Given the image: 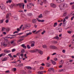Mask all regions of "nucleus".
<instances>
[{"instance_id": "obj_1", "label": "nucleus", "mask_w": 74, "mask_h": 74, "mask_svg": "<svg viewBox=\"0 0 74 74\" xmlns=\"http://www.w3.org/2000/svg\"><path fill=\"white\" fill-rule=\"evenodd\" d=\"M22 5H23V3H18V4H14L12 5V7H14V6H15V7H17V6H18L19 5V7L21 8V7H22Z\"/></svg>"}, {"instance_id": "obj_2", "label": "nucleus", "mask_w": 74, "mask_h": 74, "mask_svg": "<svg viewBox=\"0 0 74 74\" xmlns=\"http://www.w3.org/2000/svg\"><path fill=\"white\" fill-rule=\"evenodd\" d=\"M0 8H1V10H2L3 11H5V6L3 4L1 5Z\"/></svg>"}, {"instance_id": "obj_3", "label": "nucleus", "mask_w": 74, "mask_h": 74, "mask_svg": "<svg viewBox=\"0 0 74 74\" xmlns=\"http://www.w3.org/2000/svg\"><path fill=\"white\" fill-rule=\"evenodd\" d=\"M50 49H57V47L55 46L51 45L49 46Z\"/></svg>"}, {"instance_id": "obj_4", "label": "nucleus", "mask_w": 74, "mask_h": 74, "mask_svg": "<svg viewBox=\"0 0 74 74\" xmlns=\"http://www.w3.org/2000/svg\"><path fill=\"white\" fill-rule=\"evenodd\" d=\"M51 6L53 8H56V5L54 3H51Z\"/></svg>"}, {"instance_id": "obj_5", "label": "nucleus", "mask_w": 74, "mask_h": 74, "mask_svg": "<svg viewBox=\"0 0 74 74\" xmlns=\"http://www.w3.org/2000/svg\"><path fill=\"white\" fill-rule=\"evenodd\" d=\"M32 3H30L29 4L27 5V8L29 9L32 7Z\"/></svg>"}, {"instance_id": "obj_6", "label": "nucleus", "mask_w": 74, "mask_h": 74, "mask_svg": "<svg viewBox=\"0 0 74 74\" xmlns=\"http://www.w3.org/2000/svg\"><path fill=\"white\" fill-rule=\"evenodd\" d=\"M7 38H10V39H12V38H14V37H8V36H7L6 37H5V40H8V39H7Z\"/></svg>"}, {"instance_id": "obj_7", "label": "nucleus", "mask_w": 74, "mask_h": 74, "mask_svg": "<svg viewBox=\"0 0 74 74\" xmlns=\"http://www.w3.org/2000/svg\"><path fill=\"white\" fill-rule=\"evenodd\" d=\"M37 22V20L36 19H33L32 21V23H36Z\"/></svg>"}, {"instance_id": "obj_8", "label": "nucleus", "mask_w": 74, "mask_h": 74, "mask_svg": "<svg viewBox=\"0 0 74 74\" xmlns=\"http://www.w3.org/2000/svg\"><path fill=\"white\" fill-rule=\"evenodd\" d=\"M45 64L47 66V67H50V66H51V64L48 63H46Z\"/></svg>"}, {"instance_id": "obj_9", "label": "nucleus", "mask_w": 74, "mask_h": 74, "mask_svg": "<svg viewBox=\"0 0 74 74\" xmlns=\"http://www.w3.org/2000/svg\"><path fill=\"white\" fill-rule=\"evenodd\" d=\"M21 74H26V72L24 70H21Z\"/></svg>"}, {"instance_id": "obj_10", "label": "nucleus", "mask_w": 74, "mask_h": 74, "mask_svg": "<svg viewBox=\"0 0 74 74\" xmlns=\"http://www.w3.org/2000/svg\"><path fill=\"white\" fill-rule=\"evenodd\" d=\"M51 62L53 65H55V64H56V62L53 61L52 60H51Z\"/></svg>"}, {"instance_id": "obj_11", "label": "nucleus", "mask_w": 74, "mask_h": 74, "mask_svg": "<svg viewBox=\"0 0 74 74\" xmlns=\"http://www.w3.org/2000/svg\"><path fill=\"white\" fill-rule=\"evenodd\" d=\"M23 54L22 53L21 54V55L19 56L20 59H21L23 58Z\"/></svg>"}, {"instance_id": "obj_12", "label": "nucleus", "mask_w": 74, "mask_h": 74, "mask_svg": "<svg viewBox=\"0 0 74 74\" xmlns=\"http://www.w3.org/2000/svg\"><path fill=\"white\" fill-rule=\"evenodd\" d=\"M21 46L22 47H23V48H24L25 49H26V46H25V44H22L21 45Z\"/></svg>"}, {"instance_id": "obj_13", "label": "nucleus", "mask_w": 74, "mask_h": 74, "mask_svg": "<svg viewBox=\"0 0 74 74\" xmlns=\"http://www.w3.org/2000/svg\"><path fill=\"white\" fill-rule=\"evenodd\" d=\"M23 66V64H18L17 65V67H22Z\"/></svg>"}, {"instance_id": "obj_14", "label": "nucleus", "mask_w": 74, "mask_h": 74, "mask_svg": "<svg viewBox=\"0 0 74 74\" xmlns=\"http://www.w3.org/2000/svg\"><path fill=\"white\" fill-rule=\"evenodd\" d=\"M38 52L40 54V55H42V53H43L42 51L40 50H39V51H38Z\"/></svg>"}, {"instance_id": "obj_15", "label": "nucleus", "mask_w": 74, "mask_h": 74, "mask_svg": "<svg viewBox=\"0 0 74 74\" xmlns=\"http://www.w3.org/2000/svg\"><path fill=\"white\" fill-rule=\"evenodd\" d=\"M44 73V72L43 71H39L38 72V74H42Z\"/></svg>"}, {"instance_id": "obj_16", "label": "nucleus", "mask_w": 74, "mask_h": 74, "mask_svg": "<svg viewBox=\"0 0 74 74\" xmlns=\"http://www.w3.org/2000/svg\"><path fill=\"white\" fill-rule=\"evenodd\" d=\"M51 70H52V71H53V70H54V69H53V68H49L48 69L49 71H51Z\"/></svg>"}, {"instance_id": "obj_17", "label": "nucleus", "mask_w": 74, "mask_h": 74, "mask_svg": "<svg viewBox=\"0 0 74 74\" xmlns=\"http://www.w3.org/2000/svg\"><path fill=\"white\" fill-rule=\"evenodd\" d=\"M25 67L27 69H28V70L32 69V67L30 66H26Z\"/></svg>"}, {"instance_id": "obj_18", "label": "nucleus", "mask_w": 74, "mask_h": 74, "mask_svg": "<svg viewBox=\"0 0 74 74\" xmlns=\"http://www.w3.org/2000/svg\"><path fill=\"white\" fill-rule=\"evenodd\" d=\"M42 14H40V15H39L38 16V18H43V16H42Z\"/></svg>"}, {"instance_id": "obj_19", "label": "nucleus", "mask_w": 74, "mask_h": 74, "mask_svg": "<svg viewBox=\"0 0 74 74\" xmlns=\"http://www.w3.org/2000/svg\"><path fill=\"white\" fill-rule=\"evenodd\" d=\"M8 59V58L7 57H6L5 58H4L2 60V62H3L4 61H6V60H7Z\"/></svg>"}, {"instance_id": "obj_20", "label": "nucleus", "mask_w": 74, "mask_h": 74, "mask_svg": "<svg viewBox=\"0 0 74 74\" xmlns=\"http://www.w3.org/2000/svg\"><path fill=\"white\" fill-rule=\"evenodd\" d=\"M64 61H63L61 60V61L60 62H59V64H63V63H64Z\"/></svg>"}, {"instance_id": "obj_21", "label": "nucleus", "mask_w": 74, "mask_h": 74, "mask_svg": "<svg viewBox=\"0 0 74 74\" xmlns=\"http://www.w3.org/2000/svg\"><path fill=\"white\" fill-rule=\"evenodd\" d=\"M66 71V70L64 69H62L60 70H59V72H62V71Z\"/></svg>"}, {"instance_id": "obj_22", "label": "nucleus", "mask_w": 74, "mask_h": 74, "mask_svg": "<svg viewBox=\"0 0 74 74\" xmlns=\"http://www.w3.org/2000/svg\"><path fill=\"white\" fill-rule=\"evenodd\" d=\"M52 43H53V44H57L58 42L56 41L53 40L52 41Z\"/></svg>"}, {"instance_id": "obj_23", "label": "nucleus", "mask_w": 74, "mask_h": 74, "mask_svg": "<svg viewBox=\"0 0 74 74\" xmlns=\"http://www.w3.org/2000/svg\"><path fill=\"white\" fill-rule=\"evenodd\" d=\"M67 14V12H64L63 14V16H66Z\"/></svg>"}, {"instance_id": "obj_24", "label": "nucleus", "mask_w": 74, "mask_h": 74, "mask_svg": "<svg viewBox=\"0 0 74 74\" xmlns=\"http://www.w3.org/2000/svg\"><path fill=\"white\" fill-rule=\"evenodd\" d=\"M4 22V19H2L0 20V23H3Z\"/></svg>"}, {"instance_id": "obj_25", "label": "nucleus", "mask_w": 74, "mask_h": 74, "mask_svg": "<svg viewBox=\"0 0 74 74\" xmlns=\"http://www.w3.org/2000/svg\"><path fill=\"white\" fill-rule=\"evenodd\" d=\"M9 16H10V15H9V14H7L6 16V19H7V18H9Z\"/></svg>"}, {"instance_id": "obj_26", "label": "nucleus", "mask_w": 74, "mask_h": 74, "mask_svg": "<svg viewBox=\"0 0 74 74\" xmlns=\"http://www.w3.org/2000/svg\"><path fill=\"white\" fill-rule=\"evenodd\" d=\"M29 52L32 53H34V52H35V51H34V50H30Z\"/></svg>"}, {"instance_id": "obj_27", "label": "nucleus", "mask_w": 74, "mask_h": 74, "mask_svg": "<svg viewBox=\"0 0 74 74\" xmlns=\"http://www.w3.org/2000/svg\"><path fill=\"white\" fill-rule=\"evenodd\" d=\"M35 41H32L30 42V44H35Z\"/></svg>"}, {"instance_id": "obj_28", "label": "nucleus", "mask_w": 74, "mask_h": 74, "mask_svg": "<svg viewBox=\"0 0 74 74\" xmlns=\"http://www.w3.org/2000/svg\"><path fill=\"white\" fill-rule=\"evenodd\" d=\"M14 18L15 20H16V21H18V18L17 17H14Z\"/></svg>"}, {"instance_id": "obj_29", "label": "nucleus", "mask_w": 74, "mask_h": 74, "mask_svg": "<svg viewBox=\"0 0 74 74\" xmlns=\"http://www.w3.org/2000/svg\"><path fill=\"white\" fill-rule=\"evenodd\" d=\"M57 25H58V23H54L53 26L54 27H56V26Z\"/></svg>"}, {"instance_id": "obj_30", "label": "nucleus", "mask_w": 74, "mask_h": 74, "mask_svg": "<svg viewBox=\"0 0 74 74\" xmlns=\"http://www.w3.org/2000/svg\"><path fill=\"white\" fill-rule=\"evenodd\" d=\"M2 31H4L5 30H6V28L4 27H2Z\"/></svg>"}, {"instance_id": "obj_31", "label": "nucleus", "mask_w": 74, "mask_h": 74, "mask_svg": "<svg viewBox=\"0 0 74 74\" xmlns=\"http://www.w3.org/2000/svg\"><path fill=\"white\" fill-rule=\"evenodd\" d=\"M57 36H56L55 37H54V39H59V37H58V35H57Z\"/></svg>"}, {"instance_id": "obj_32", "label": "nucleus", "mask_w": 74, "mask_h": 74, "mask_svg": "<svg viewBox=\"0 0 74 74\" xmlns=\"http://www.w3.org/2000/svg\"><path fill=\"white\" fill-rule=\"evenodd\" d=\"M24 39H21L19 40H18V42H21V41H23V40Z\"/></svg>"}, {"instance_id": "obj_33", "label": "nucleus", "mask_w": 74, "mask_h": 74, "mask_svg": "<svg viewBox=\"0 0 74 74\" xmlns=\"http://www.w3.org/2000/svg\"><path fill=\"white\" fill-rule=\"evenodd\" d=\"M27 47L28 48V49H30V48H31L30 46L29 45H27Z\"/></svg>"}, {"instance_id": "obj_34", "label": "nucleus", "mask_w": 74, "mask_h": 74, "mask_svg": "<svg viewBox=\"0 0 74 74\" xmlns=\"http://www.w3.org/2000/svg\"><path fill=\"white\" fill-rule=\"evenodd\" d=\"M6 3H11V0H8V1H7L6 2Z\"/></svg>"}, {"instance_id": "obj_35", "label": "nucleus", "mask_w": 74, "mask_h": 74, "mask_svg": "<svg viewBox=\"0 0 74 74\" xmlns=\"http://www.w3.org/2000/svg\"><path fill=\"white\" fill-rule=\"evenodd\" d=\"M32 34V32H29L26 34V36H29V35H30V34Z\"/></svg>"}, {"instance_id": "obj_36", "label": "nucleus", "mask_w": 74, "mask_h": 74, "mask_svg": "<svg viewBox=\"0 0 74 74\" xmlns=\"http://www.w3.org/2000/svg\"><path fill=\"white\" fill-rule=\"evenodd\" d=\"M59 29L60 30L59 31V32L60 33V32H62V29H61V28H58V30H59Z\"/></svg>"}, {"instance_id": "obj_37", "label": "nucleus", "mask_w": 74, "mask_h": 74, "mask_svg": "<svg viewBox=\"0 0 74 74\" xmlns=\"http://www.w3.org/2000/svg\"><path fill=\"white\" fill-rule=\"evenodd\" d=\"M21 53H23V52H25V50L24 49H23L21 51Z\"/></svg>"}, {"instance_id": "obj_38", "label": "nucleus", "mask_w": 74, "mask_h": 74, "mask_svg": "<svg viewBox=\"0 0 74 74\" xmlns=\"http://www.w3.org/2000/svg\"><path fill=\"white\" fill-rule=\"evenodd\" d=\"M10 28H8L7 29L6 28V30L7 32H9L10 31Z\"/></svg>"}, {"instance_id": "obj_39", "label": "nucleus", "mask_w": 74, "mask_h": 74, "mask_svg": "<svg viewBox=\"0 0 74 74\" xmlns=\"http://www.w3.org/2000/svg\"><path fill=\"white\" fill-rule=\"evenodd\" d=\"M5 73H10V71L8 70V71H5Z\"/></svg>"}, {"instance_id": "obj_40", "label": "nucleus", "mask_w": 74, "mask_h": 74, "mask_svg": "<svg viewBox=\"0 0 74 74\" xmlns=\"http://www.w3.org/2000/svg\"><path fill=\"white\" fill-rule=\"evenodd\" d=\"M63 7H67V4H65L63 6Z\"/></svg>"}, {"instance_id": "obj_41", "label": "nucleus", "mask_w": 74, "mask_h": 74, "mask_svg": "<svg viewBox=\"0 0 74 74\" xmlns=\"http://www.w3.org/2000/svg\"><path fill=\"white\" fill-rule=\"evenodd\" d=\"M16 51V50H15V49H12V52H14L15 51Z\"/></svg>"}, {"instance_id": "obj_42", "label": "nucleus", "mask_w": 74, "mask_h": 74, "mask_svg": "<svg viewBox=\"0 0 74 74\" xmlns=\"http://www.w3.org/2000/svg\"><path fill=\"white\" fill-rule=\"evenodd\" d=\"M8 56L10 57V58H13V56L11 55V53L8 54Z\"/></svg>"}, {"instance_id": "obj_43", "label": "nucleus", "mask_w": 74, "mask_h": 74, "mask_svg": "<svg viewBox=\"0 0 74 74\" xmlns=\"http://www.w3.org/2000/svg\"><path fill=\"white\" fill-rule=\"evenodd\" d=\"M17 31L18 32L17 33H19V31H21V30L19 29L18 28H17Z\"/></svg>"}, {"instance_id": "obj_44", "label": "nucleus", "mask_w": 74, "mask_h": 74, "mask_svg": "<svg viewBox=\"0 0 74 74\" xmlns=\"http://www.w3.org/2000/svg\"><path fill=\"white\" fill-rule=\"evenodd\" d=\"M26 36H22L19 38H25V37H26Z\"/></svg>"}, {"instance_id": "obj_45", "label": "nucleus", "mask_w": 74, "mask_h": 74, "mask_svg": "<svg viewBox=\"0 0 74 74\" xmlns=\"http://www.w3.org/2000/svg\"><path fill=\"white\" fill-rule=\"evenodd\" d=\"M36 19H37V20H38V21L39 22H42V20H39V19H38V18H37Z\"/></svg>"}, {"instance_id": "obj_46", "label": "nucleus", "mask_w": 74, "mask_h": 74, "mask_svg": "<svg viewBox=\"0 0 74 74\" xmlns=\"http://www.w3.org/2000/svg\"><path fill=\"white\" fill-rule=\"evenodd\" d=\"M44 69V67H42V66H41L40 67V70H43V69Z\"/></svg>"}, {"instance_id": "obj_47", "label": "nucleus", "mask_w": 74, "mask_h": 74, "mask_svg": "<svg viewBox=\"0 0 74 74\" xmlns=\"http://www.w3.org/2000/svg\"><path fill=\"white\" fill-rule=\"evenodd\" d=\"M3 45L4 47H6V46L7 45V44L4 43H3Z\"/></svg>"}, {"instance_id": "obj_48", "label": "nucleus", "mask_w": 74, "mask_h": 74, "mask_svg": "<svg viewBox=\"0 0 74 74\" xmlns=\"http://www.w3.org/2000/svg\"><path fill=\"white\" fill-rule=\"evenodd\" d=\"M42 47L44 48H47V45H44L42 46Z\"/></svg>"}, {"instance_id": "obj_49", "label": "nucleus", "mask_w": 74, "mask_h": 74, "mask_svg": "<svg viewBox=\"0 0 74 74\" xmlns=\"http://www.w3.org/2000/svg\"><path fill=\"white\" fill-rule=\"evenodd\" d=\"M8 22H9V21H8V20L7 19L5 21V22L6 23H8Z\"/></svg>"}, {"instance_id": "obj_50", "label": "nucleus", "mask_w": 74, "mask_h": 74, "mask_svg": "<svg viewBox=\"0 0 74 74\" xmlns=\"http://www.w3.org/2000/svg\"><path fill=\"white\" fill-rule=\"evenodd\" d=\"M14 71H16V68H14L13 69Z\"/></svg>"}, {"instance_id": "obj_51", "label": "nucleus", "mask_w": 74, "mask_h": 74, "mask_svg": "<svg viewBox=\"0 0 74 74\" xmlns=\"http://www.w3.org/2000/svg\"><path fill=\"white\" fill-rule=\"evenodd\" d=\"M74 16H73L71 18V21H73V19H74Z\"/></svg>"}, {"instance_id": "obj_52", "label": "nucleus", "mask_w": 74, "mask_h": 74, "mask_svg": "<svg viewBox=\"0 0 74 74\" xmlns=\"http://www.w3.org/2000/svg\"><path fill=\"white\" fill-rule=\"evenodd\" d=\"M44 33H45V31L44 30L43 31V32H42L41 34L42 35L44 34Z\"/></svg>"}, {"instance_id": "obj_53", "label": "nucleus", "mask_w": 74, "mask_h": 74, "mask_svg": "<svg viewBox=\"0 0 74 74\" xmlns=\"http://www.w3.org/2000/svg\"><path fill=\"white\" fill-rule=\"evenodd\" d=\"M50 59L49 56H48L47 58V60H49Z\"/></svg>"}, {"instance_id": "obj_54", "label": "nucleus", "mask_w": 74, "mask_h": 74, "mask_svg": "<svg viewBox=\"0 0 74 74\" xmlns=\"http://www.w3.org/2000/svg\"><path fill=\"white\" fill-rule=\"evenodd\" d=\"M66 19H69V16H66L65 17Z\"/></svg>"}, {"instance_id": "obj_55", "label": "nucleus", "mask_w": 74, "mask_h": 74, "mask_svg": "<svg viewBox=\"0 0 74 74\" xmlns=\"http://www.w3.org/2000/svg\"><path fill=\"white\" fill-rule=\"evenodd\" d=\"M35 45L34 44H31V46L32 47H34Z\"/></svg>"}, {"instance_id": "obj_56", "label": "nucleus", "mask_w": 74, "mask_h": 74, "mask_svg": "<svg viewBox=\"0 0 74 74\" xmlns=\"http://www.w3.org/2000/svg\"><path fill=\"white\" fill-rule=\"evenodd\" d=\"M40 32V30H39L38 31H37L36 33H35V34H38V33L39 32Z\"/></svg>"}, {"instance_id": "obj_57", "label": "nucleus", "mask_w": 74, "mask_h": 74, "mask_svg": "<svg viewBox=\"0 0 74 74\" xmlns=\"http://www.w3.org/2000/svg\"><path fill=\"white\" fill-rule=\"evenodd\" d=\"M38 51H39V50H38V49H36L35 50V52H37V51L38 52Z\"/></svg>"}, {"instance_id": "obj_58", "label": "nucleus", "mask_w": 74, "mask_h": 74, "mask_svg": "<svg viewBox=\"0 0 74 74\" xmlns=\"http://www.w3.org/2000/svg\"><path fill=\"white\" fill-rule=\"evenodd\" d=\"M34 27H35V28H37V25H36V24H34Z\"/></svg>"}, {"instance_id": "obj_59", "label": "nucleus", "mask_w": 74, "mask_h": 74, "mask_svg": "<svg viewBox=\"0 0 74 74\" xmlns=\"http://www.w3.org/2000/svg\"><path fill=\"white\" fill-rule=\"evenodd\" d=\"M57 59H57V58H54V60H55V61H56V60H57Z\"/></svg>"}, {"instance_id": "obj_60", "label": "nucleus", "mask_w": 74, "mask_h": 74, "mask_svg": "<svg viewBox=\"0 0 74 74\" xmlns=\"http://www.w3.org/2000/svg\"><path fill=\"white\" fill-rule=\"evenodd\" d=\"M23 26V25H21V26L19 28L20 29H22V27Z\"/></svg>"}, {"instance_id": "obj_61", "label": "nucleus", "mask_w": 74, "mask_h": 74, "mask_svg": "<svg viewBox=\"0 0 74 74\" xmlns=\"http://www.w3.org/2000/svg\"><path fill=\"white\" fill-rule=\"evenodd\" d=\"M18 12H22L23 13V10H20L18 11Z\"/></svg>"}, {"instance_id": "obj_62", "label": "nucleus", "mask_w": 74, "mask_h": 74, "mask_svg": "<svg viewBox=\"0 0 74 74\" xmlns=\"http://www.w3.org/2000/svg\"><path fill=\"white\" fill-rule=\"evenodd\" d=\"M23 34V33H21L19 34H17V35H21V34Z\"/></svg>"}, {"instance_id": "obj_63", "label": "nucleus", "mask_w": 74, "mask_h": 74, "mask_svg": "<svg viewBox=\"0 0 74 74\" xmlns=\"http://www.w3.org/2000/svg\"><path fill=\"white\" fill-rule=\"evenodd\" d=\"M66 52V51H65V50H62V52L63 53H65V52Z\"/></svg>"}, {"instance_id": "obj_64", "label": "nucleus", "mask_w": 74, "mask_h": 74, "mask_svg": "<svg viewBox=\"0 0 74 74\" xmlns=\"http://www.w3.org/2000/svg\"><path fill=\"white\" fill-rule=\"evenodd\" d=\"M4 52L5 53H7V50H5Z\"/></svg>"}]
</instances>
